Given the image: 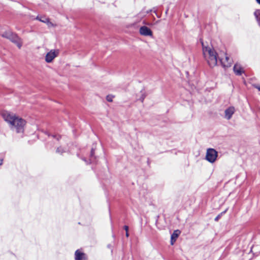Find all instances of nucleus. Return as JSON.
<instances>
[{
    "instance_id": "nucleus-1",
    "label": "nucleus",
    "mask_w": 260,
    "mask_h": 260,
    "mask_svg": "<svg viewBox=\"0 0 260 260\" xmlns=\"http://www.w3.org/2000/svg\"><path fill=\"white\" fill-rule=\"evenodd\" d=\"M2 116L4 120L9 123L12 131L17 133L23 132L26 124L24 119L8 111H4L2 113Z\"/></svg>"
},
{
    "instance_id": "nucleus-2",
    "label": "nucleus",
    "mask_w": 260,
    "mask_h": 260,
    "mask_svg": "<svg viewBox=\"0 0 260 260\" xmlns=\"http://www.w3.org/2000/svg\"><path fill=\"white\" fill-rule=\"evenodd\" d=\"M201 44L204 58L211 67H215L217 63L218 58L216 52L211 46H206L202 41Z\"/></svg>"
},
{
    "instance_id": "nucleus-3",
    "label": "nucleus",
    "mask_w": 260,
    "mask_h": 260,
    "mask_svg": "<svg viewBox=\"0 0 260 260\" xmlns=\"http://www.w3.org/2000/svg\"><path fill=\"white\" fill-rule=\"evenodd\" d=\"M2 36L4 38L9 39L12 42L16 44L19 48L21 47L22 45V40L18 37L17 35L9 31L4 33L2 35Z\"/></svg>"
},
{
    "instance_id": "nucleus-4",
    "label": "nucleus",
    "mask_w": 260,
    "mask_h": 260,
    "mask_svg": "<svg viewBox=\"0 0 260 260\" xmlns=\"http://www.w3.org/2000/svg\"><path fill=\"white\" fill-rule=\"evenodd\" d=\"M59 49H51L46 53L44 57L45 61L48 63H52L54 59L59 55Z\"/></svg>"
},
{
    "instance_id": "nucleus-5",
    "label": "nucleus",
    "mask_w": 260,
    "mask_h": 260,
    "mask_svg": "<svg viewBox=\"0 0 260 260\" xmlns=\"http://www.w3.org/2000/svg\"><path fill=\"white\" fill-rule=\"evenodd\" d=\"M218 156L217 152L213 148H209L207 150L206 159L210 163H214Z\"/></svg>"
},
{
    "instance_id": "nucleus-6",
    "label": "nucleus",
    "mask_w": 260,
    "mask_h": 260,
    "mask_svg": "<svg viewBox=\"0 0 260 260\" xmlns=\"http://www.w3.org/2000/svg\"><path fill=\"white\" fill-rule=\"evenodd\" d=\"M235 112V107L233 106L229 107L224 111V118L227 120H230Z\"/></svg>"
},
{
    "instance_id": "nucleus-7",
    "label": "nucleus",
    "mask_w": 260,
    "mask_h": 260,
    "mask_svg": "<svg viewBox=\"0 0 260 260\" xmlns=\"http://www.w3.org/2000/svg\"><path fill=\"white\" fill-rule=\"evenodd\" d=\"M218 59L223 67H229L231 66V62L226 54H224L223 57H218Z\"/></svg>"
},
{
    "instance_id": "nucleus-8",
    "label": "nucleus",
    "mask_w": 260,
    "mask_h": 260,
    "mask_svg": "<svg viewBox=\"0 0 260 260\" xmlns=\"http://www.w3.org/2000/svg\"><path fill=\"white\" fill-rule=\"evenodd\" d=\"M140 33L141 35L145 36H151L152 35V32L150 29L145 26L140 27Z\"/></svg>"
},
{
    "instance_id": "nucleus-9",
    "label": "nucleus",
    "mask_w": 260,
    "mask_h": 260,
    "mask_svg": "<svg viewBox=\"0 0 260 260\" xmlns=\"http://www.w3.org/2000/svg\"><path fill=\"white\" fill-rule=\"evenodd\" d=\"M87 257L86 255L79 250H77L75 252V260H86Z\"/></svg>"
},
{
    "instance_id": "nucleus-10",
    "label": "nucleus",
    "mask_w": 260,
    "mask_h": 260,
    "mask_svg": "<svg viewBox=\"0 0 260 260\" xmlns=\"http://www.w3.org/2000/svg\"><path fill=\"white\" fill-rule=\"evenodd\" d=\"M234 71L237 75H241L243 72V69L239 63H236L234 67Z\"/></svg>"
},
{
    "instance_id": "nucleus-11",
    "label": "nucleus",
    "mask_w": 260,
    "mask_h": 260,
    "mask_svg": "<svg viewBox=\"0 0 260 260\" xmlns=\"http://www.w3.org/2000/svg\"><path fill=\"white\" fill-rule=\"evenodd\" d=\"M180 233L181 232L179 230H176L172 234L171 239V244L172 245L174 244Z\"/></svg>"
},
{
    "instance_id": "nucleus-12",
    "label": "nucleus",
    "mask_w": 260,
    "mask_h": 260,
    "mask_svg": "<svg viewBox=\"0 0 260 260\" xmlns=\"http://www.w3.org/2000/svg\"><path fill=\"white\" fill-rule=\"evenodd\" d=\"M254 15L259 23H260V10H257L254 12Z\"/></svg>"
},
{
    "instance_id": "nucleus-13",
    "label": "nucleus",
    "mask_w": 260,
    "mask_h": 260,
    "mask_svg": "<svg viewBox=\"0 0 260 260\" xmlns=\"http://www.w3.org/2000/svg\"><path fill=\"white\" fill-rule=\"evenodd\" d=\"M145 97V92L144 91H141V95L138 98V100L143 101Z\"/></svg>"
},
{
    "instance_id": "nucleus-14",
    "label": "nucleus",
    "mask_w": 260,
    "mask_h": 260,
    "mask_svg": "<svg viewBox=\"0 0 260 260\" xmlns=\"http://www.w3.org/2000/svg\"><path fill=\"white\" fill-rule=\"evenodd\" d=\"M38 20H39L40 21L43 22L44 23H46L48 22V19L46 17H41L39 18V17H37L36 18Z\"/></svg>"
},
{
    "instance_id": "nucleus-15",
    "label": "nucleus",
    "mask_w": 260,
    "mask_h": 260,
    "mask_svg": "<svg viewBox=\"0 0 260 260\" xmlns=\"http://www.w3.org/2000/svg\"><path fill=\"white\" fill-rule=\"evenodd\" d=\"M114 96L112 95H108L107 96L106 99L108 102H112Z\"/></svg>"
},
{
    "instance_id": "nucleus-16",
    "label": "nucleus",
    "mask_w": 260,
    "mask_h": 260,
    "mask_svg": "<svg viewBox=\"0 0 260 260\" xmlns=\"http://www.w3.org/2000/svg\"><path fill=\"white\" fill-rule=\"evenodd\" d=\"M46 23L47 24L48 26L49 27L53 26V24L51 22H50L49 19H48V22H46Z\"/></svg>"
},
{
    "instance_id": "nucleus-17",
    "label": "nucleus",
    "mask_w": 260,
    "mask_h": 260,
    "mask_svg": "<svg viewBox=\"0 0 260 260\" xmlns=\"http://www.w3.org/2000/svg\"><path fill=\"white\" fill-rule=\"evenodd\" d=\"M46 23L47 24L48 26L49 27L53 26V24L51 22H50L49 19H48V22H46Z\"/></svg>"
},
{
    "instance_id": "nucleus-18",
    "label": "nucleus",
    "mask_w": 260,
    "mask_h": 260,
    "mask_svg": "<svg viewBox=\"0 0 260 260\" xmlns=\"http://www.w3.org/2000/svg\"><path fill=\"white\" fill-rule=\"evenodd\" d=\"M124 230H125V231H126V232H128V226H127V225H125V226H124Z\"/></svg>"
},
{
    "instance_id": "nucleus-19",
    "label": "nucleus",
    "mask_w": 260,
    "mask_h": 260,
    "mask_svg": "<svg viewBox=\"0 0 260 260\" xmlns=\"http://www.w3.org/2000/svg\"><path fill=\"white\" fill-rule=\"evenodd\" d=\"M129 236L128 232H126V236L128 237Z\"/></svg>"
},
{
    "instance_id": "nucleus-20",
    "label": "nucleus",
    "mask_w": 260,
    "mask_h": 260,
    "mask_svg": "<svg viewBox=\"0 0 260 260\" xmlns=\"http://www.w3.org/2000/svg\"><path fill=\"white\" fill-rule=\"evenodd\" d=\"M2 162H3V159H0V165H1L2 164Z\"/></svg>"
},
{
    "instance_id": "nucleus-21",
    "label": "nucleus",
    "mask_w": 260,
    "mask_h": 260,
    "mask_svg": "<svg viewBox=\"0 0 260 260\" xmlns=\"http://www.w3.org/2000/svg\"><path fill=\"white\" fill-rule=\"evenodd\" d=\"M218 218H219V216H217V217H216L215 218V220L216 221H217V220H218Z\"/></svg>"
},
{
    "instance_id": "nucleus-22",
    "label": "nucleus",
    "mask_w": 260,
    "mask_h": 260,
    "mask_svg": "<svg viewBox=\"0 0 260 260\" xmlns=\"http://www.w3.org/2000/svg\"><path fill=\"white\" fill-rule=\"evenodd\" d=\"M257 3H258L260 5V0H256Z\"/></svg>"
},
{
    "instance_id": "nucleus-23",
    "label": "nucleus",
    "mask_w": 260,
    "mask_h": 260,
    "mask_svg": "<svg viewBox=\"0 0 260 260\" xmlns=\"http://www.w3.org/2000/svg\"><path fill=\"white\" fill-rule=\"evenodd\" d=\"M257 89H258V90H259V91H260V86H259V87H257Z\"/></svg>"
},
{
    "instance_id": "nucleus-24",
    "label": "nucleus",
    "mask_w": 260,
    "mask_h": 260,
    "mask_svg": "<svg viewBox=\"0 0 260 260\" xmlns=\"http://www.w3.org/2000/svg\"><path fill=\"white\" fill-rule=\"evenodd\" d=\"M57 152H59V148H58V149H57Z\"/></svg>"
},
{
    "instance_id": "nucleus-25",
    "label": "nucleus",
    "mask_w": 260,
    "mask_h": 260,
    "mask_svg": "<svg viewBox=\"0 0 260 260\" xmlns=\"http://www.w3.org/2000/svg\"><path fill=\"white\" fill-rule=\"evenodd\" d=\"M91 155H93V152H92V151H91Z\"/></svg>"
}]
</instances>
